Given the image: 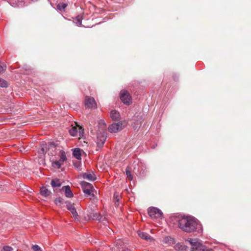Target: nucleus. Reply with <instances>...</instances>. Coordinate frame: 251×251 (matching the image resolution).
<instances>
[{"instance_id":"nucleus-1","label":"nucleus","mask_w":251,"mask_h":251,"mask_svg":"<svg viewBox=\"0 0 251 251\" xmlns=\"http://www.w3.org/2000/svg\"><path fill=\"white\" fill-rule=\"evenodd\" d=\"M198 224V220L190 216L183 217L178 221L179 228L189 233L194 231L197 228Z\"/></svg>"},{"instance_id":"nucleus-2","label":"nucleus","mask_w":251,"mask_h":251,"mask_svg":"<svg viewBox=\"0 0 251 251\" xmlns=\"http://www.w3.org/2000/svg\"><path fill=\"white\" fill-rule=\"evenodd\" d=\"M83 192L85 194L87 197L90 196V199L94 196L93 193L94 188L92 185L88 182L82 181L80 183Z\"/></svg>"},{"instance_id":"nucleus-3","label":"nucleus","mask_w":251,"mask_h":251,"mask_svg":"<svg viewBox=\"0 0 251 251\" xmlns=\"http://www.w3.org/2000/svg\"><path fill=\"white\" fill-rule=\"evenodd\" d=\"M186 243H189L190 247L188 249L191 251H201L202 250V245L196 239H188L186 240Z\"/></svg>"},{"instance_id":"nucleus-4","label":"nucleus","mask_w":251,"mask_h":251,"mask_svg":"<svg viewBox=\"0 0 251 251\" xmlns=\"http://www.w3.org/2000/svg\"><path fill=\"white\" fill-rule=\"evenodd\" d=\"M120 98L121 101L126 105H129L132 103V98L129 93L125 90L121 91Z\"/></svg>"},{"instance_id":"nucleus-5","label":"nucleus","mask_w":251,"mask_h":251,"mask_svg":"<svg viewBox=\"0 0 251 251\" xmlns=\"http://www.w3.org/2000/svg\"><path fill=\"white\" fill-rule=\"evenodd\" d=\"M126 125L125 121H122L117 123H114L108 127V130L111 133H116L121 130Z\"/></svg>"},{"instance_id":"nucleus-6","label":"nucleus","mask_w":251,"mask_h":251,"mask_svg":"<svg viewBox=\"0 0 251 251\" xmlns=\"http://www.w3.org/2000/svg\"><path fill=\"white\" fill-rule=\"evenodd\" d=\"M59 155L60 158L59 160H55L52 162V166L54 168L57 169L60 168L63 164V163L67 160L66 154L64 151H60Z\"/></svg>"},{"instance_id":"nucleus-7","label":"nucleus","mask_w":251,"mask_h":251,"mask_svg":"<svg viewBox=\"0 0 251 251\" xmlns=\"http://www.w3.org/2000/svg\"><path fill=\"white\" fill-rule=\"evenodd\" d=\"M148 213L149 216L153 219L161 218L162 217V211L155 207H151L148 209Z\"/></svg>"},{"instance_id":"nucleus-8","label":"nucleus","mask_w":251,"mask_h":251,"mask_svg":"<svg viewBox=\"0 0 251 251\" xmlns=\"http://www.w3.org/2000/svg\"><path fill=\"white\" fill-rule=\"evenodd\" d=\"M76 126H72V127L69 130L70 134L73 136H77L78 133L79 138L83 135L84 133V129L82 127L76 124Z\"/></svg>"},{"instance_id":"nucleus-9","label":"nucleus","mask_w":251,"mask_h":251,"mask_svg":"<svg viewBox=\"0 0 251 251\" xmlns=\"http://www.w3.org/2000/svg\"><path fill=\"white\" fill-rule=\"evenodd\" d=\"M85 104L86 107L90 108H96L97 107L95 99L92 97L86 96Z\"/></svg>"},{"instance_id":"nucleus-10","label":"nucleus","mask_w":251,"mask_h":251,"mask_svg":"<svg viewBox=\"0 0 251 251\" xmlns=\"http://www.w3.org/2000/svg\"><path fill=\"white\" fill-rule=\"evenodd\" d=\"M66 204V207L73 215V217L76 219L77 218V213L76 210V208L75 207L74 203H72L71 202L67 201H65Z\"/></svg>"},{"instance_id":"nucleus-11","label":"nucleus","mask_w":251,"mask_h":251,"mask_svg":"<svg viewBox=\"0 0 251 251\" xmlns=\"http://www.w3.org/2000/svg\"><path fill=\"white\" fill-rule=\"evenodd\" d=\"M106 139V136L105 135V133L104 132L102 134H98L97 135V143L98 146L99 148H101L103 146L105 140Z\"/></svg>"},{"instance_id":"nucleus-12","label":"nucleus","mask_w":251,"mask_h":251,"mask_svg":"<svg viewBox=\"0 0 251 251\" xmlns=\"http://www.w3.org/2000/svg\"><path fill=\"white\" fill-rule=\"evenodd\" d=\"M47 152L48 153V155L52 156L55 155L56 153V146L54 144L51 143H49L48 144H47Z\"/></svg>"},{"instance_id":"nucleus-13","label":"nucleus","mask_w":251,"mask_h":251,"mask_svg":"<svg viewBox=\"0 0 251 251\" xmlns=\"http://www.w3.org/2000/svg\"><path fill=\"white\" fill-rule=\"evenodd\" d=\"M137 233L138 236L143 239L150 241L152 240V238L147 233L138 231Z\"/></svg>"},{"instance_id":"nucleus-14","label":"nucleus","mask_w":251,"mask_h":251,"mask_svg":"<svg viewBox=\"0 0 251 251\" xmlns=\"http://www.w3.org/2000/svg\"><path fill=\"white\" fill-rule=\"evenodd\" d=\"M110 117L113 121H118L120 119V114L119 112L115 110H113L110 112Z\"/></svg>"},{"instance_id":"nucleus-15","label":"nucleus","mask_w":251,"mask_h":251,"mask_svg":"<svg viewBox=\"0 0 251 251\" xmlns=\"http://www.w3.org/2000/svg\"><path fill=\"white\" fill-rule=\"evenodd\" d=\"M41 149L38 151V153L40 156V157H43L46 153H47V144L43 143L41 145Z\"/></svg>"},{"instance_id":"nucleus-16","label":"nucleus","mask_w":251,"mask_h":251,"mask_svg":"<svg viewBox=\"0 0 251 251\" xmlns=\"http://www.w3.org/2000/svg\"><path fill=\"white\" fill-rule=\"evenodd\" d=\"M82 177L83 178L88 179L89 180L94 181L96 179V176L93 173H84L82 175Z\"/></svg>"},{"instance_id":"nucleus-17","label":"nucleus","mask_w":251,"mask_h":251,"mask_svg":"<svg viewBox=\"0 0 251 251\" xmlns=\"http://www.w3.org/2000/svg\"><path fill=\"white\" fill-rule=\"evenodd\" d=\"M62 190L64 191L66 197L68 198H71L73 196V194L69 186H65L62 187Z\"/></svg>"},{"instance_id":"nucleus-18","label":"nucleus","mask_w":251,"mask_h":251,"mask_svg":"<svg viewBox=\"0 0 251 251\" xmlns=\"http://www.w3.org/2000/svg\"><path fill=\"white\" fill-rule=\"evenodd\" d=\"M163 243L164 244L172 245L175 243V239L171 236H166L163 238Z\"/></svg>"},{"instance_id":"nucleus-19","label":"nucleus","mask_w":251,"mask_h":251,"mask_svg":"<svg viewBox=\"0 0 251 251\" xmlns=\"http://www.w3.org/2000/svg\"><path fill=\"white\" fill-rule=\"evenodd\" d=\"M40 193L42 196L47 197L50 194L51 192L46 187L43 186L41 188Z\"/></svg>"},{"instance_id":"nucleus-20","label":"nucleus","mask_w":251,"mask_h":251,"mask_svg":"<svg viewBox=\"0 0 251 251\" xmlns=\"http://www.w3.org/2000/svg\"><path fill=\"white\" fill-rule=\"evenodd\" d=\"M50 184L52 187H58L61 185V182L59 179H52Z\"/></svg>"},{"instance_id":"nucleus-21","label":"nucleus","mask_w":251,"mask_h":251,"mask_svg":"<svg viewBox=\"0 0 251 251\" xmlns=\"http://www.w3.org/2000/svg\"><path fill=\"white\" fill-rule=\"evenodd\" d=\"M175 249L178 251H183L188 250L189 247L182 246L180 244L177 243L175 246Z\"/></svg>"},{"instance_id":"nucleus-22","label":"nucleus","mask_w":251,"mask_h":251,"mask_svg":"<svg viewBox=\"0 0 251 251\" xmlns=\"http://www.w3.org/2000/svg\"><path fill=\"white\" fill-rule=\"evenodd\" d=\"M74 156L78 160L81 159L80 150L79 149H75L73 151Z\"/></svg>"},{"instance_id":"nucleus-23","label":"nucleus","mask_w":251,"mask_h":251,"mask_svg":"<svg viewBox=\"0 0 251 251\" xmlns=\"http://www.w3.org/2000/svg\"><path fill=\"white\" fill-rule=\"evenodd\" d=\"M99 128L101 130H105L106 129V124L103 120H100L99 122Z\"/></svg>"},{"instance_id":"nucleus-24","label":"nucleus","mask_w":251,"mask_h":251,"mask_svg":"<svg viewBox=\"0 0 251 251\" xmlns=\"http://www.w3.org/2000/svg\"><path fill=\"white\" fill-rule=\"evenodd\" d=\"M126 173L127 177L128 178V179L130 180H131L132 179V176L131 175L130 169L128 167H127L126 169Z\"/></svg>"},{"instance_id":"nucleus-25","label":"nucleus","mask_w":251,"mask_h":251,"mask_svg":"<svg viewBox=\"0 0 251 251\" xmlns=\"http://www.w3.org/2000/svg\"><path fill=\"white\" fill-rule=\"evenodd\" d=\"M54 202L57 205H61L64 203H65V202L64 201V200L61 198L55 199L54 200Z\"/></svg>"},{"instance_id":"nucleus-26","label":"nucleus","mask_w":251,"mask_h":251,"mask_svg":"<svg viewBox=\"0 0 251 251\" xmlns=\"http://www.w3.org/2000/svg\"><path fill=\"white\" fill-rule=\"evenodd\" d=\"M123 246H124V244L123 243V241L121 240L120 239H119L117 241L116 243V248L114 249V251H117V247H119L121 249L122 247H123Z\"/></svg>"},{"instance_id":"nucleus-27","label":"nucleus","mask_w":251,"mask_h":251,"mask_svg":"<svg viewBox=\"0 0 251 251\" xmlns=\"http://www.w3.org/2000/svg\"><path fill=\"white\" fill-rule=\"evenodd\" d=\"M92 218L93 220L100 221L101 218V216L98 213H94Z\"/></svg>"},{"instance_id":"nucleus-28","label":"nucleus","mask_w":251,"mask_h":251,"mask_svg":"<svg viewBox=\"0 0 251 251\" xmlns=\"http://www.w3.org/2000/svg\"><path fill=\"white\" fill-rule=\"evenodd\" d=\"M0 86L2 87H6L7 86V82L0 78Z\"/></svg>"},{"instance_id":"nucleus-29","label":"nucleus","mask_w":251,"mask_h":251,"mask_svg":"<svg viewBox=\"0 0 251 251\" xmlns=\"http://www.w3.org/2000/svg\"><path fill=\"white\" fill-rule=\"evenodd\" d=\"M66 6L67 4L65 3H60L57 5V8L59 10H61L64 9L66 7Z\"/></svg>"},{"instance_id":"nucleus-30","label":"nucleus","mask_w":251,"mask_h":251,"mask_svg":"<svg viewBox=\"0 0 251 251\" xmlns=\"http://www.w3.org/2000/svg\"><path fill=\"white\" fill-rule=\"evenodd\" d=\"M32 249L33 251H42L41 248L37 245H33L32 247Z\"/></svg>"},{"instance_id":"nucleus-31","label":"nucleus","mask_w":251,"mask_h":251,"mask_svg":"<svg viewBox=\"0 0 251 251\" xmlns=\"http://www.w3.org/2000/svg\"><path fill=\"white\" fill-rule=\"evenodd\" d=\"M12 250V248L9 246H5L3 248V251H11Z\"/></svg>"},{"instance_id":"nucleus-32","label":"nucleus","mask_w":251,"mask_h":251,"mask_svg":"<svg viewBox=\"0 0 251 251\" xmlns=\"http://www.w3.org/2000/svg\"><path fill=\"white\" fill-rule=\"evenodd\" d=\"M131 251L129 249L126 248L125 247H122L121 249L119 247H118L117 251Z\"/></svg>"},{"instance_id":"nucleus-33","label":"nucleus","mask_w":251,"mask_h":251,"mask_svg":"<svg viewBox=\"0 0 251 251\" xmlns=\"http://www.w3.org/2000/svg\"><path fill=\"white\" fill-rule=\"evenodd\" d=\"M6 69V67L5 66H2L0 64V73L3 72Z\"/></svg>"},{"instance_id":"nucleus-34","label":"nucleus","mask_w":251,"mask_h":251,"mask_svg":"<svg viewBox=\"0 0 251 251\" xmlns=\"http://www.w3.org/2000/svg\"><path fill=\"white\" fill-rule=\"evenodd\" d=\"M114 199L116 201H119L118 196L116 195V194H114Z\"/></svg>"},{"instance_id":"nucleus-35","label":"nucleus","mask_w":251,"mask_h":251,"mask_svg":"<svg viewBox=\"0 0 251 251\" xmlns=\"http://www.w3.org/2000/svg\"><path fill=\"white\" fill-rule=\"evenodd\" d=\"M77 21H78V23L79 25H81V21L80 20L78 19Z\"/></svg>"},{"instance_id":"nucleus-36","label":"nucleus","mask_w":251,"mask_h":251,"mask_svg":"<svg viewBox=\"0 0 251 251\" xmlns=\"http://www.w3.org/2000/svg\"><path fill=\"white\" fill-rule=\"evenodd\" d=\"M97 251H100V250H97Z\"/></svg>"}]
</instances>
